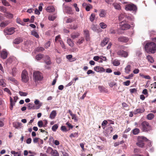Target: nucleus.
<instances>
[{
  "instance_id": "nucleus-1",
  "label": "nucleus",
  "mask_w": 156,
  "mask_h": 156,
  "mask_svg": "<svg viewBox=\"0 0 156 156\" xmlns=\"http://www.w3.org/2000/svg\"><path fill=\"white\" fill-rule=\"evenodd\" d=\"M144 48L147 52L154 53L156 51V44L153 42H148L146 44Z\"/></svg>"
},
{
  "instance_id": "nucleus-2",
  "label": "nucleus",
  "mask_w": 156,
  "mask_h": 156,
  "mask_svg": "<svg viewBox=\"0 0 156 156\" xmlns=\"http://www.w3.org/2000/svg\"><path fill=\"white\" fill-rule=\"evenodd\" d=\"M139 127L143 132H147L151 129V126L146 121L142 122L140 125Z\"/></svg>"
},
{
  "instance_id": "nucleus-3",
  "label": "nucleus",
  "mask_w": 156,
  "mask_h": 156,
  "mask_svg": "<svg viewBox=\"0 0 156 156\" xmlns=\"http://www.w3.org/2000/svg\"><path fill=\"white\" fill-rule=\"evenodd\" d=\"M137 141H138L136 143L137 145L140 147L142 148L144 146V142L147 141L148 140L145 137L142 136H138L137 137Z\"/></svg>"
},
{
  "instance_id": "nucleus-4",
  "label": "nucleus",
  "mask_w": 156,
  "mask_h": 156,
  "mask_svg": "<svg viewBox=\"0 0 156 156\" xmlns=\"http://www.w3.org/2000/svg\"><path fill=\"white\" fill-rule=\"evenodd\" d=\"M33 78L35 81L41 80L43 76L42 74L39 71H36L33 73Z\"/></svg>"
},
{
  "instance_id": "nucleus-5",
  "label": "nucleus",
  "mask_w": 156,
  "mask_h": 156,
  "mask_svg": "<svg viewBox=\"0 0 156 156\" xmlns=\"http://www.w3.org/2000/svg\"><path fill=\"white\" fill-rule=\"evenodd\" d=\"M125 9L127 11H136L137 8L136 5L133 3H130L125 6Z\"/></svg>"
},
{
  "instance_id": "nucleus-6",
  "label": "nucleus",
  "mask_w": 156,
  "mask_h": 156,
  "mask_svg": "<svg viewBox=\"0 0 156 156\" xmlns=\"http://www.w3.org/2000/svg\"><path fill=\"white\" fill-rule=\"evenodd\" d=\"M22 81L25 83H27L29 80V77L28 76V73L27 72L24 70L23 71L21 74Z\"/></svg>"
},
{
  "instance_id": "nucleus-7",
  "label": "nucleus",
  "mask_w": 156,
  "mask_h": 156,
  "mask_svg": "<svg viewBox=\"0 0 156 156\" xmlns=\"http://www.w3.org/2000/svg\"><path fill=\"white\" fill-rule=\"evenodd\" d=\"M15 29L14 27L6 28L4 31V34L5 35H11L15 32Z\"/></svg>"
},
{
  "instance_id": "nucleus-8",
  "label": "nucleus",
  "mask_w": 156,
  "mask_h": 156,
  "mask_svg": "<svg viewBox=\"0 0 156 156\" xmlns=\"http://www.w3.org/2000/svg\"><path fill=\"white\" fill-rule=\"evenodd\" d=\"M120 28L122 30H125L129 29L130 26L128 24L125 23L122 21L120 23Z\"/></svg>"
},
{
  "instance_id": "nucleus-9",
  "label": "nucleus",
  "mask_w": 156,
  "mask_h": 156,
  "mask_svg": "<svg viewBox=\"0 0 156 156\" xmlns=\"http://www.w3.org/2000/svg\"><path fill=\"white\" fill-rule=\"evenodd\" d=\"M18 99V97L17 96H15L14 97V102L13 103V100L11 97H10V109L11 110L12 109L13 106L15 105V103L16 102L17 100Z\"/></svg>"
},
{
  "instance_id": "nucleus-10",
  "label": "nucleus",
  "mask_w": 156,
  "mask_h": 156,
  "mask_svg": "<svg viewBox=\"0 0 156 156\" xmlns=\"http://www.w3.org/2000/svg\"><path fill=\"white\" fill-rule=\"evenodd\" d=\"M117 54L120 56L125 58L127 57L128 56V52L122 50H119L117 52Z\"/></svg>"
},
{
  "instance_id": "nucleus-11",
  "label": "nucleus",
  "mask_w": 156,
  "mask_h": 156,
  "mask_svg": "<svg viewBox=\"0 0 156 156\" xmlns=\"http://www.w3.org/2000/svg\"><path fill=\"white\" fill-rule=\"evenodd\" d=\"M94 70L98 73L105 72V69L103 67L100 66H96L94 68Z\"/></svg>"
},
{
  "instance_id": "nucleus-12",
  "label": "nucleus",
  "mask_w": 156,
  "mask_h": 156,
  "mask_svg": "<svg viewBox=\"0 0 156 156\" xmlns=\"http://www.w3.org/2000/svg\"><path fill=\"white\" fill-rule=\"evenodd\" d=\"M34 103L36 105L35 106L36 109H39L40 107L42 105V103L40 102L38 99H35L34 101Z\"/></svg>"
},
{
  "instance_id": "nucleus-13",
  "label": "nucleus",
  "mask_w": 156,
  "mask_h": 156,
  "mask_svg": "<svg viewBox=\"0 0 156 156\" xmlns=\"http://www.w3.org/2000/svg\"><path fill=\"white\" fill-rule=\"evenodd\" d=\"M106 11L104 9H101L100 10L99 16L101 17H105L106 15Z\"/></svg>"
},
{
  "instance_id": "nucleus-14",
  "label": "nucleus",
  "mask_w": 156,
  "mask_h": 156,
  "mask_svg": "<svg viewBox=\"0 0 156 156\" xmlns=\"http://www.w3.org/2000/svg\"><path fill=\"white\" fill-rule=\"evenodd\" d=\"M118 41H119L126 43L129 41V39L127 37L121 36L118 38Z\"/></svg>"
},
{
  "instance_id": "nucleus-15",
  "label": "nucleus",
  "mask_w": 156,
  "mask_h": 156,
  "mask_svg": "<svg viewBox=\"0 0 156 156\" xmlns=\"http://www.w3.org/2000/svg\"><path fill=\"white\" fill-rule=\"evenodd\" d=\"M83 32L85 37L86 40L87 41H89L90 36L88 30H84Z\"/></svg>"
},
{
  "instance_id": "nucleus-16",
  "label": "nucleus",
  "mask_w": 156,
  "mask_h": 156,
  "mask_svg": "<svg viewBox=\"0 0 156 156\" xmlns=\"http://www.w3.org/2000/svg\"><path fill=\"white\" fill-rule=\"evenodd\" d=\"M1 57L3 59H5L7 56V53L6 50L5 49L3 50L1 52Z\"/></svg>"
},
{
  "instance_id": "nucleus-17",
  "label": "nucleus",
  "mask_w": 156,
  "mask_h": 156,
  "mask_svg": "<svg viewBox=\"0 0 156 156\" xmlns=\"http://www.w3.org/2000/svg\"><path fill=\"white\" fill-rule=\"evenodd\" d=\"M57 115V112L55 110L52 111L50 113L49 118L53 119L55 118Z\"/></svg>"
},
{
  "instance_id": "nucleus-18",
  "label": "nucleus",
  "mask_w": 156,
  "mask_h": 156,
  "mask_svg": "<svg viewBox=\"0 0 156 156\" xmlns=\"http://www.w3.org/2000/svg\"><path fill=\"white\" fill-rule=\"evenodd\" d=\"M109 39L108 38H105L103 39L101 43V45L102 47H104L108 42Z\"/></svg>"
},
{
  "instance_id": "nucleus-19",
  "label": "nucleus",
  "mask_w": 156,
  "mask_h": 156,
  "mask_svg": "<svg viewBox=\"0 0 156 156\" xmlns=\"http://www.w3.org/2000/svg\"><path fill=\"white\" fill-rule=\"evenodd\" d=\"M80 35V33L78 32H75L72 34L71 35V37L73 39H74L78 38Z\"/></svg>"
},
{
  "instance_id": "nucleus-20",
  "label": "nucleus",
  "mask_w": 156,
  "mask_h": 156,
  "mask_svg": "<svg viewBox=\"0 0 156 156\" xmlns=\"http://www.w3.org/2000/svg\"><path fill=\"white\" fill-rule=\"evenodd\" d=\"M144 108H138L133 111V113L134 114H136L138 113H142L144 112Z\"/></svg>"
},
{
  "instance_id": "nucleus-21",
  "label": "nucleus",
  "mask_w": 156,
  "mask_h": 156,
  "mask_svg": "<svg viewBox=\"0 0 156 156\" xmlns=\"http://www.w3.org/2000/svg\"><path fill=\"white\" fill-rule=\"evenodd\" d=\"M85 39L84 37H81L76 42V44L77 46L83 44L84 42Z\"/></svg>"
},
{
  "instance_id": "nucleus-22",
  "label": "nucleus",
  "mask_w": 156,
  "mask_h": 156,
  "mask_svg": "<svg viewBox=\"0 0 156 156\" xmlns=\"http://www.w3.org/2000/svg\"><path fill=\"white\" fill-rule=\"evenodd\" d=\"M5 16L7 18L12 19L13 18V15L8 12H6L5 14Z\"/></svg>"
},
{
  "instance_id": "nucleus-23",
  "label": "nucleus",
  "mask_w": 156,
  "mask_h": 156,
  "mask_svg": "<svg viewBox=\"0 0 156 156\" xmlns=\"http://www.w3.org/2000/svg\"><path fill=\"white\" fill-rule=\"evenodd\" d=\"M46 10L48 12H52L55 11V9L53 6H49L46 8Z\"/></svg>"
},
{
  "instance_id": "nucleus-24",
  "label": "nucleus",
  "mask_w": 156,
  "mask_h": 156,
  "mask_svg": "<svg viewBox=\"0 0 156 156\" xmlns=\"http://www.w3.org/2000/svg\"><path fill=\"white\" fill-rule=\"evenodd\" d=\"M22 41V39L20 37H19L14 39L13 43L16 44H18Z\"/></svg>"
},
{
  "instance_id": "nucleus-25",
  "label": "nucleus",
  "mask_w": 156,
  "mask_h": 156,
  "mask_svg": "<svg viewBox=\"0 0 156 156\" xmlns=\"http://www.w3.org/2000/svg\"><path fill=\"white\" fill-rule=\"evenodd\" d=\"M10 22L9 21H5L4 22H2L1 23L0 26L1 27H4L7 26L9 23Z\"/></svg>"
},
{
  "instance_id": "nucleus-26",
  "label": "nucleus",
  "mask_w": 156,
  "mask_h": 156,
  "mask_svg": "<svg viewBox=\"0 0 156 156\" xmlns=\"http://www.w3.org/2000/svg\"><path fill=\"white\" fill-rule=\"evenodd\" d=\"M13 126L16 129L20 128L21 125V123L20 122H15L13 123Z\"/></svg>"
},
{
  "instance_id": "nucleus-27",
  "label": "nucleus",
  "mask_w": 156,
  "mask_h": 156,
  "mask_svg": "<svg viewBox=\"0 0 156 156\" xmlns=\"http://www.w3.org/2000/svg\"><path fill=\"white\" fill-rule=\"evenodd\" d=\"M67 43L71 47H73L74 46V43L72 40L70 38L67 39Z\"/></svg>"
},
{
  "instance_id": "nucleus-28",
  "label": "nucleus",
  "mask_w": 156,
  "mask_h": 156,
  "mask_svg": "<svg viewBox=\"0 0 156 156\" xmlns=\"http://www.w3.org/2000/svg\"><path fill=\"white\" fill-rule=\"evenodd\" d=\"M28 106L29 109H36L35 106L32 104L29 103L28 104Z\"/></svg>"
},
{
  "instance_id": "nucleus-29",
  "label": "nucleus",
  "mask_w": 156,
  "mask_h": 156,
  "mask_svg": "<svg viewBox=\"0 0 156 156\" xmlns=\"http://www.w3.org/2000/svg\"><path fill=\"white\" fill-rule=\"evenodd\" d=\"M31 34L34 36L36 38H39V36L37 32L34 30H33L31 32Z\"/></svg>"
},
{
  "instance_id": "nucleus-30",
  "label": "nucleus",
  "mask_w": 156,
  "mask_h": 156,
  "mask_svg": "<svg viewBox=\"0 0 156 156\" xmlns=\"http://www.w3.org/2000/svg\"><path fill=\"white\" fill-rule=\"evenodd\" d=\"M64 10L66 12L69 13L71 11L72 9L70 7L66 6L65 7V8L64 9Z\"/></svg>"
},
{
  "instance_id": "nucleus-31",
  "label": "nucleus",
  "mask_w": 156,
  "mask_h": 156,
  "mask_svg": "<svg viewBox=\"0 0 156 156\" xmlns=\"http://www.w3.org/2000/svg\"><path fill=\"white\" fill-rule=\"evenodd\" d=\"M11 153L13 154H14V156H22L20 152H16L14 151H12Z\"/></svg>"
},
{
  "instance_id": "nucleus-32",
  "label": "nucleus",
  "mask_w": 156,
  "mask_h": 156,
  "mask_svg": "<svg viewBox=\"0 0 156 156\" xmlns=\"http://www.w3.org/2000/svg\"><path fill=\"white\" fill-rule=\"evenodd\" d=\"M147 58L149 61L151 63H152L154 62V60L152 57L150 55H148L147 56Z\"/></svg>"
},
{
  "instance_id": "nucleus-33",
  "label": "nucleus",
  "mask_w": 156,
  "mask_h": 156,
  "mask_svg": "<svg viewBox=\"0 0 156 156\" xmlns=\"http://www.w3.org/2000/svg\"><path fill=\"white\" fill-rule=\"evenodd\" d=\"M154 117V115L152 113H149L147 115V119L149 120H152Z\"/></svg>"
},
{
  "instance_id": "nucleus-34",
  "label": "nucleus",
  "mask_w": 156,
  "mask_h": 156,
  "mask_svg": "<svg viewBox=\"0 0 156 156\" xmlns=\"http://www.w3.org/2000/svg\"><path fill=\"white\" fill-rule=\"evenodd\" d=\"M112 64L115 66H117L119 65L120 62L119 61L117 60H115L113 61Z\"/></svg>"
},
{
  "instance_id": "nucleus-35",
  "label": "nucleus",
  "mask_w": 156,
  "mask_h": 156,
  "mask_svg": "<svg viewBox=\"0 0 156 156\" xmlns=\"http://www.w3.org/2000/svg\"><path fill=\"white\" fill-rule=\"evenodd\" d=\"M113 5L115 9H116L119 10L121 9V7L120 5L118 3H114Z\"/></svg>"
},
{
  "instance_id": "nucleus-36",
  "label": "nucleus",
  "mask_w": 156,
  "mask_h": 156,
  "mask_svg": "<svg viewBox=\"0 0 156 156\" xmlns=\"http://www.w3.org/2000/svg\"><path fill=\"white\" fill-rule=\"evenodd\" d=\"M51 155L53 156H59V154L57 150H53Z\"/></svg>"
},
{
  "instance_id": "nucleus-37",
  "label": "nucleus",
  "mask_w": 156,
  "mask_h": 156,
  "mask_svg": "<svg viewBox=\"0 0 156 156\" xmlns=\"http://www.w3.org/2000/svg\"><path fill=\"white\" fill-rule=\"evenodd\" d=\"M131 66L130 65H127L125 68V72L127 73H129L130 71Z\"/></svg>"
},
{
  "instance_id": "nucleus-38",
  "label": "nucleus",
  "mask_w": 156,
  "mask_h": 156,
  "mask_svg": "<svg viewBox=\"0 0 156 156\" xmlns=\"http://www.w3.org/2000/svg\"><path fill=\"white\" fill-rule=\"evenodd\" d=\"M43 58V55L41 54H39L37 55L35 57V58L37 60H40Z\"/></svg>"
},
{
  "instance_id": "nucleus-39",
  "label": "nucleus",
  "mask_w": 156,
  "mask_h": 156,
  "mask_svg": "<svg viewBox=\"0 0 156 156\" xmlns=\"http://www.w3.org/2000/svg\"><path fill=\"white\" fill-rule=\"evenodd\" d=\"M72 119L74 120L75 122H76L78 121V118H77L76 115L75 114H73L71 116Z\"/></svg>"
},
{
  "instance_id": "nucleus-40",
  "label": "nucleus",
  "mask_w": 156,
  "mask_h": 156,
  "mask_svg": "<svg viewBox=\"0 0 156 156\" xmlns=\"http://www.w3.org/2000/svg\"><path fill=\"white\" fill-rule=\"evenodd\" d=\"M53 149L50 147H48L46 151V152L48 154H51L52 151H53Z\"/></svg>"
},
{
  "instance_id": "nucleus-41",
  "label": "nucleus",
  "mask_w": 156,
  "mask_h": 156,
  "mask_svg": "<svg viewBox=\"0 0 156 156\" xmlns=\"http://www.w3.org/2000/svg\"><path fill=\"white\" fill-rule=\"evenodd\" d=\"M126 16L125 14L121 13L119 16V19L120 21L122 20Z\"/></svg>"
},
{
  "instance_id": "nucleus-42",
  "label": "nucleus",
  "mask_w": 156,
  "mask_h": 156,
  "mask_svg": "<svg viewBox=\"0 0 156 156\" xmlns=\"http://www.w3.org/2000/svg\"><path fill=\"white\" fill-rule=\"evenodd\" d=\"M140 132V130L138 128H135L133 130V133L134 135L137 134Z\"/></svg>"
},
{
  "instance_id": "nucleus-43",
  "label": "nucleus",
  "mask_w": 156,
  "mask_h": 156,
  "mask_svg": "<svg viewBox=\"0 0 156 156\" xmlns=\"http://www.w3.org/2000/svg\"><path fill=\"white\" fill-rule=\"evenodd\" d=\"M78 136V133L77 132H76L74 133H71L70 135V137L71 138L72 137H77Z\"/></svg>"
},
{
  "instance_id": "nucleus-44",
  "label": "nucleus",
  "mask_w": 156,
  "mask_h": 156,
  "mask_svg": "<svg viewBox=\"0 0 156 156\" xmlns=\"http://www.w3.org/2000/svg\"><path fill=\"white\" fill-rule=\"evenodd\" d=\"M99 25L100 26L101 28L102 29H105L107 27V25H106V24L105 23L103 22H101L99 24Z\"/></svg>"
},
{
  "instance_id": "nucleus-45",
  "label": "nucleus",
  "mask_w": 156,
  "mask_h": 156,
  "mask_svg": "<svg viewBox=\"0 0 156 156\" xmlns=\"http://www.w3.org/2000/svg\"><path fill=\"white\" fill-rule=\"evenodd\" d=\"M13 61L12 58H9L7 60L6 62V64H10L12 63V62Z\"/></svg>"
},
{
  "instance_id": "nucleus-46",
  "label": "nucleus",
  "mask_w": 156,
  "mask_h": 156,
  "mask_svg": "<svg viewBox=\"0 0 156 156\" xmlns=\"http://www.w3.org/2000/svg\"><path fill=\"white\" fill-rule=\"evenodd\" d=\"M58 124H56L53 125L51 128L52 130L53 131H56L57 129H58Z\"/></svg>"
},
{
  "instance_id": "nucleus-47",
  "label": "nucleus",
  "mask_w": 156,
  "mask_h": 156,
  "mask_svg": "<svg viewBox=\"0 0 156 156\" xmlns=\"http://www.w3.org/2000/svg\"><path fill=\"white\" fill-rule=\"evenodd\" d=\"M46 58L47 59L45 62L46 64L48 65H50L51 64V62L50 60V58L48 56H46Z\"/></svg>"
},
{
  "instance_id": "nucleus-48",
  "label": "nucleus",
  "mask_w": 156,
  "mask_h": 156,
  "mask_svg": "<svg viewBox=\"0 0 156 156\" xmlns=\"http://www.w3.org/2000/svg\"><path fill=\"white\" fill-rule=\"evenodd\" d=\"M92 6L91 5L89 4L85 8L86 10L87 11H89L91 9H92Z\"/></svg>"
},
{
  "instance_id": "nucleus-49",
  "label": "nucleus",
  "mask_w": 156,
  "mask_h": 156,
  "mask_svg": "<svg viewBox=\"0 0 156 156\" xmlns=\"http://www.w3.org/2000/svg\"><path fill=\"white\" fill-rule=\"evenodd\" d=\"M95 17V15L94 13H92L90 17V20L91 22H93L94 20Z\"/></svg>"
},
{
  "instance_id": "nucleus-50",
  "label": "nucleus",
  "mask_w": 156,
  "mask_h": 156,
  "mask_svg": "<svg viewBox=\"0 0 156 156\" xmlns=\"http://www.w3.org/2000/svg\"><path fill=\"white\" fill-rule=\"evenodd\" d=\"M2 3L5 6H9L10 5L9 3L6 0H2Z\"/></svg>"
},
{
  "instance_id": "nucleus-51",
  "label": "nucleus",
  "mask_w": 156,
  "mask_h": 156,
  "mask_svg": "<svg viewBox=\"0 0 156 156\" xmlns=\"http://www.w3.org/2000/svg\"><path fill=\"white\" fill-rule=\"evenodd\" d=\"M19 94L21 96H26L28 94L27 93L22 91L19 92Z\"/></svg>"
},
{
  "instance_id": "nucleus-52",
  "label": "nucleus",
  "mask_w": 156,
  "mask_h": 156,
  "mask_svg": "<svg viewBox=\"0 0 156 156\" xmlns=\"http://www.w3.org/2000/svg\"><path fill=\"white\" fill-rule=\"evenodd\" d=\"M56 17L54 16L50 15L48 17V19L49 20L53 21Z\"/></svg>"
},
{
  "instance_id": "nucleus-53",
  "label": "nucleus",
  "mask_w": 156,
  "mask_h": 156,
  "mask_svg": "<svg viewBox=\"0 0 156 156\" xmlns=\"http://www.w3.org/2000/svg\"><path fill=\"white\" fill-rule=\"evenodd\" d=\"M61 40L60 36L59 35H58L55 37V42H57L58 41L59 42Z\"/></svg>"
},
{
  "instance_id": "nucleus-54",
  "label": "nucleus",
  "mask_w": 156,
  "mask_h": 156,
  "mask_svg": "<svg viewBox=\"0 0 156 156\" xmlns=\"http://www.w3.org/2000/svg\"><path fill=\"white\" fill-rule=\"evenodd\" d=\"M5 85L4 80H0V85L2 86L3 87H5Z\"/></svg>"
},
{
  "instance_id": "nucleus-55",
  "label": "nucleus",
  "mask_w": 156,
  "mask_h": 156,
  "mask_svg": "<svg viewBox=\"0 0 156 156\" xmlns=\"http://www.w3.org/2000/svg\"><path fill=\"white\" fill-rule=\"evenodd\" d=\"M91 28L94 31H96L97 30V25L94 24L92 25L91 27Z\"/></svg>"
},
{
  "instance_id": "nucleus-56",
  "label": "nucleus",
  "mask_w": 156,
  "mask_h": 156,
  "mask_svg": "<svg viewBox=\"0 0 156 156\" xmlns=\"http://www.w3.org/2000/svg\"><path fill=\"white\" fill-rule=\"evenodd\" d=\"M0 11L5 13L7 12L5 8L3 6H0Z\"/></svg>"
},
{
  "instance_id": "nucleus-57",
  "label": "nucleus",
  "mask_w": 156,
  "mask_h": 156,
  "mask_svg": "<svg viewBox=\"0 0 156 156\" xmlns=\"http://www.w3.org/2000/svg\"><path fill=\"white\" fill-rule=\"evenodd\" d=\"M44 49L43 47H38L36 49V51L38 52H39L42 51H43Z\"/></svg>"
},
{
  "instance_id": "nucleus-58",
  "label": "nucleus",
  "mask_w": 156,
  "mask_h": 156,
  "mask_svg": "<svg viewBox=\"0 0 156 156\" xmlns=\"http://www.w3.org/2000/svg\"><path fill=\"white\" fill-rule=\"evenodd\" d=\"M98 88L99 90L101 92H103L105 91V88L101 86H99L98 87Z\"/></svg>"
},
{
  "instance_id": "nucleus-59",
  "label": "nucleus",
  "mask_w": 156,
  "mask_h": 156,
  "mask_svg": "<svg viewBox=\"0 0 156 156\" xmlns=\"http://www.w3.org/2000/svg\"><path fill=\"white\" fill-rule=\"evenodd\" d=\"M59 42L62 48L65 49L66 48V47L63 42L61 40Z\"/></svg>"
},
{
  "instance_id": "nucleus-60",
  "label": "nucleus",
  "mask_w": 156,
  "mask_h": 156,
  "mask_svg": "<svg viewBox=\"0 0 156 156\" xmlns=\"http://www.w3.org/2000/svg\"><path fill=\"white\" fill-rule=\"evenodd\" d=\"M37 124L38 126L40 128L43 126V123L41 121H38Z\"/></svg>"
},
{
  "instance_id": "nucleus-61",
  "label": "nucleus",
  "mask_w": 156,
  "mask_h": 156,
  "mask_svg": "<svg viewBox=\"0 0 156 156\" xmlns=\"http://www.w3.org/2000/svg\"><path fill=\"white\" fill-rule=\"evenodd\" d=\"M51 43L50 41H48L45 44V48H48L50 46Z\"/></svg>"
},
{
  "instance_id": "nucleus-62",
  "label": "nucleus",
  "mask_w": 156,
  "mask_h": 156,
  "mask_svg": "<svg viewBox=\"0 0 156 156\" xmlns=\"http://www.w3.org/2000/svg\"><path fill=\"white\" fill-rule=\"evenodd\" d=\"M61 129L63 131L66 132L67 131L66 127L65 126H62L61 127Z\"/></svg>"
},
{
  "instance_id": "nucleus-63",
  "label": "nucleus",
  "mask_w": 156,
  "mask_h": 156,
  "mask_svg": "<svg viewBox=\"0 0 156 156\" xmlns=\"http://www.w3.org/2000/svg\"><path fill=\"white\" fill-rule=\"evenodd\" d=\"M4 90L5 92H7L9 95L11 94V93L10 92L8 88H5L4 89Z\"/></svg>"
},
{
  "instance_id": "nucleus-64",
  "label": "nucleus",
  "mask_w": 156,
  "mask_h": 156,
  "mask_svg": "<svg viewBox=\"0 0 156 156\" xmlns=\"http://www.w3.org/2000/svg\"><path fill=\"white\" fill-rule=\"evenodd\" d=\"M151 88H154V89H156V82H154L151 85Z\"/></svg>"
}]
</instances>
